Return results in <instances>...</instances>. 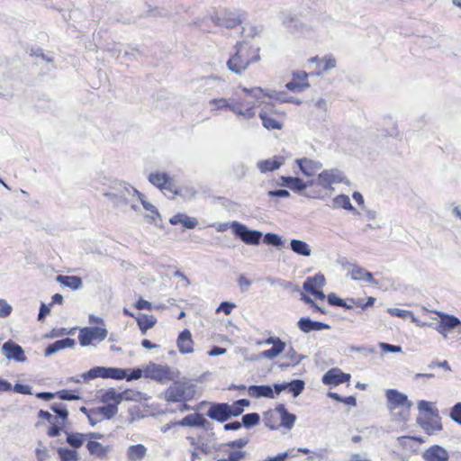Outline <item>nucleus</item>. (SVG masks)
Here are the masks:
<instances>
[{
  "instance_id": "51",
  "label": "nucleus",
  "mask_w": 461,
  "mask_h": 461,
  "mask_svg": "<svg viewBox=\"0 0 461 461\" xmlns=\"http://www.w3.org/2000/svg\"><path fill=\"white\" fill-rule=\"evenodd\" d=\"M450 419L458 425H461V402H456L449 411Z\"/></svg>"
},
{
  "instance_id": "62",
  "label": "nucleus",
  "mask_w": 461,
  "mask_h": 461,
  "mask_svg": "<svg viewBox=\"0 0 461 461\" xmlns=\"http://www.w3.org/2000/svg\"><path fill=\"white\" fill-rule=\"evenodd\" d=\"M14 391L17 393L22 394H32V388L27 384H15L14 386Z\"/></svg>"
},
{
  "instance_id": "1",
  "label": "nucleus",
  "mask_w": 461,
  "mask_h": 461,
  "mask_svg": "<svg viewBox=\"0 0 461 461\" xmlns=\"http://www.w3.org/2000/svg\"><path fill=\"white\" fill-rule=\"evenodd\" d=\"M235 53L228 59L227 68L237 75H242L250 65L259 62L260 48L249 41H240L235 46Z\"/></svg>"
},
{
  "instance_id": "6",
  "label": "nucleus",
  "mask_w": 461,
  "mask_h": 461,
  "mask_svg": "<svg viewBox=\"0 0 461 461\" xmlns=\"http://www.w3.org/2000/svg\"><path fill=\"white\" fill-rule=\"evenodd\" d=\"M346 180V176L343 172L338 168H330L321 171L314 184L321 185L322 188L326 190H333L334 184H341Z\"/></svg>"
},
{
  "instance_id": "40",
  "label": "nucleus",
  "mask_w": 461,
  "mask_h": 461,
  "mask_svg": "<svg viewBox=\"0 0 461 461\" xmlns=\"http://www.w3.org/2000/svg\"><path fill=\"white\" fill-rule=\"evenodd\" d=\"M147 453V448L142 444L132 445L128 448V459L131 461H138L142 459Z\"/></svg>"
},
{
  "instance_id": "12",
  "label": "nucleus",
  "mask_w": 461,
  "mask_h": 461,
  "mask_svg": "<svg viewBox=\"0 0 461 461\" xmlns=\"http://www.w3.org/2000/svg\"><path fill=\"white\" fill-rule=\"evenodd\" d=\"M144 376L160 383H167L172 379L170 368L167 366L149 364L144 369Z\"/></svg>"
},
{
  "instance_id": "44",
  "label": "nucleus",
  "mask_w": 461,
  "mask_h": 461,
  "mask_svg": "<svg viewBox=\"0 0 461 461\" xmlns=\"http://www.w3.org/2000/svg\"><path fill=\"white\" fill-rule=\"evenodd\" d=\"M206 422V420L203 417V415L196 413V414H190L185 416L180 422L182 426H191V427H199L203 426V424Z\"/></svg>"
},
{
  "instance_id": "36",
  "label": "nucleus",
  "mask_w": 461,
  "mask_h": 461,
  "mask_svg": "<svg viewBox=\"0 0 461 461\" xmlns=\"http://www.w3.org/2000/svg\"><path fill=\"white\" fill-rule=\"evenodd\" d=\"M258 116L262 120L263 126L267 130H281L283 128V123L266 111H261Z\"/></svg>"
},
{
  "instance_id": "7",
  "label": "nucleus",
  "mask_w": 461,
  "mask_h": 461,
  "mask_svg": "<svg viewBox=\"0 0 461 461\" xmlns=\"http://www.w3.org/2000/svg\"><path fill=\"white\" fill-rule=\"evenodd\" d=\"M81 376L84 380L95 379L97 377L121 380L126 376V369L117 367L95 366L91 368L86 373H84Z\"/></svg>"
},
{
  "instance_id": "31",
  "label": "nucleus",
  "mask_w": 461,
  "mask_h": 461,
  "mask_svg": "<svg viewBox=\"0 0 461 461\" xmlns=\"http://www.w3.org/2000/svg\"><path fill=\"white\" fill-rule=\"evenodd\" d=\"M310 61L317 64V75L323 74L324 72L336 67V59L332 56H325L322 59L314 57L312 58Z\"/></svg>"
},
{
  "instance_id": "29",
  "label": "nucleus",
  "mask_w": 461,
  "mask_h": 461,
  "mask_svg": "<svg viewBox=\"0 0 461 461\" xmlns=\"http://www.w3.org/2000/svg\"><path fill=\"white\" fill-rule=\"evenodd\" d=\"M149 181L160 190L171 191V182L169 176L165 173H151L149 176Z\"/></svg>"
},
{
  "instance_id": "50",
  "label": "nucleus",
  "mask_w": 461,
  "mask_h": 461,
  "mask_svg": "<svg viewBox=\"0 0 461 461\" xmlns=\"http://www.w3.org/2000/svg\"><path fill=\"white\" fill-rule=\"evenodd\" d=\"M264 242L276 248H280L284 245L281 238L277 234L271 232L265 234Z\"/></svg>"
},
{
  "instance_id": "20",
  "label": "nucleus",
  "mask_w": 461,
  "mask_h": 461,
  "mask_svg": "<svg viewBox=\"0 0 461 461\" xmlns=\"http://www.w3.org/2000/svg\"><path fill=\"white\" fill-rule=\"evenodd\" d=\"M176 345L181 354H191L194 352V341L189 330H184L180 332Z\"/></svg>"
},
{
  "instance_id": "47",
  "label": "nucleus",
  "mask_w": 461,
  "mask_h": 461,
  "mask_svg": "<svg viewBox=\"0 0 461 461\" xmlns=\"http://www.w3.org/2000/svg\"><path fill=\"white\" fill-rule=\"evenodd\" d=\"M335 207L343 208L351 212H356V208L351 204L350 199L346 194H339L333 199Z\"/></svg>"
},
{
  "instance_id": "5",
  "label": "nucleus",
  "mask_w": 461,
  "mask_h": 461,
  "mask_svg": "<svg viewBox=\"0 0 461 461\" xmlns=\"http://www.w3.org/2000/svg\"><path fill=\"white\" fill-rule=\"evenodd\" d=\"M195 393L194 385L187 382H175L165 392L167 402H180L194 398Z\"/></svg>"
},
{
  "instance_id": "26",
  "label": "nucleus",
  "mask_w": 461,
  "mask_h": 461,
  "mask_svg": "<svg viewBox=\"0 0 461 461\" xmlns=\"http://www.w3.org/2000/svg\"><path fill=\"white\" fill-rule=\"evenodd\" d=\"M307 77L308 75L305 72H297L294 74L293 80L288 82L285 86L290 91H303L309 86Z\"/></svg>"
},
{
  "instance_id": "2",
  "label": "nucleus",
  "mask_w": 461,
  "mask_h": 461,
  "mask_svg": "<svg viewBox=\"0 0 461 461\" xmlns=\"http://www.w3.org/2000/svg\"><path fill=\"white\" fill-rule=\"evenodd\" d=\"M208 104L212 113L230 111L245 120H249L256 116L255 104L244 108L245 102L241 98L218 97L211 99Z\"/></svg>"
},
{
  "instance_id": "49",
  "label": "nucleus",
  "mask_w": 461,
  "mask_h": 461,
  "mask_svg": "<svg viewBox=\"0 0 461 461\" xmlns=\"http://www.w3.org/2000/svg\"><path fill=\"white\" fill-rule=\"evenodd\" d=\"M259 419V415L256 412L245 414L242 417V425L248 429L251 428L258 424Z\"/></svg>"
},
{
  "instance_id": "30",
  "label": "nucleus",
  "mask_w": 461,
  "mask_h": 461,
  "mask_svg": "<svg viewBox=\"0 0 461 461\" xmlns=\"http://www.w3.org/2000/svg\"><path fill=\"white\" fill-rule=\"evenodd\" d=\"M281 180L283 181L284 185L287 186L293 191H303L307 186L314 185L313 180L305 183L301 178L293 176H282Z\"/></svg>"
},
{
  "instance_id": "54",
  "label": "nucleus",
  "mask_w": 461,
  "mask_h": 461,
  "mask_svg": "<svg viewBox=\"0 0 461 461\" xmlns=\"http://www.w3.org/2000/svg\"><path fill=\"white\" fill-rule=\"evenodd\" d=\"M387 312L392 315V316H397V317H400V318H402V319H405V318H408V317H412L413 314L410 311H407V310H404V309H399V308H389L387 310Z\"/></svg>"
},
{
  "instance_id": "8",
  "label": "nucleus",
  "mask_w": 461,
  "mask_h": 461,
  "mask_svg": "<svg viewBox=\"0 0 461 461\" xmlns=\"http://www.w3.org/2000/svg\"><path fill=\"white\" fill-rule=\"evenodd\" d=\"M107 334L105 325L104 327H84L79 330L78 340L82 347H87L95 340H104Z\"/></svg>"
},
{
  "instance_id": "28",
  "label": "nucleus",
  "mask_w": 461,
  "mask_h": 461,
  "mask_svg": "<svg viewBox=\"0 0 461 461\" xmlns=\"http://www.w3.org/2000/svg\"><path fill=\"white\" fill-rule=\"evenodd\" d=\"M75 346V340L70 338H66L63 339H59L55 341L54 343L49 345L44 351L45 357H50V355H53L62 349L68 348H73Z\"/></svg>"
},
{
  "instance_id": "55",
  "label": "nucleus",
  "mask_w": 461,
  "mask_h": 461,
  "mask_svg": "<svg viewBox=\"0 0 461 461\" xmlns=\"http://www.w3.org/2000/svg\"><path fill=\"white\" fill-rule=\"evenodd\" d=\"M137 196L140 200L142 206L145 210L149 211V212H154V215L156 217H160V214L157 208L151 203L146 201L142 194L140 193V194H137Z\"/></svg>"
},
{
  "instance_id": "24",
  "label": "nucleus",
  "mask_w": 461,
  "mask_h": 461,
  "mask_svg": "<svg viewBox=\"0 0 461 461\" xmlns=\"http://www.w3.org/2000/svg\"><path fill=\"white\" fill-rule=\"evenodd\" d=\"M417 424L428 434L433 435L442 430L443 427L439 420L424 419L418 417L416 419Z\"/></svg>"
},
{
  "instance_id": "10",
  "label": "nucleus",
  "mask_w": 461,
  "mask_h": 461,
  "mask_svg": "<svg viewBox=\"0 0 461 461\" xmlns=\"http://www.w3.org/2000/svg\"><path fill=\"white\" fill-rule=\"evenodd\" d=\"M233 232L246 244L258 245L263 234L259 230H249L245 224L233 221L230 224Z\"/></svg>"
},
{
  "instance_id": "45",
  "label": "nucleus",
  "mask_w": 461,
  "mask_h": 461,
  "mask_svg": "<svg viewBox=\"0 0 461 461\" xmlns=\"http://www.w3.org/2000/svg\"><path fill=\"white\" fill-rule=\"evenodd\" d=\"M137 322L142 334H145L149 329L155 325L156 318L153 315L141 314L138 317Z\"/></svg>"
},
{
  "instance_id": "33",
  "label": "nucleus",
  "mask_w": 461,
  "mask_h": 461,
  "mask_svg": "<svg viewBox=\"0 0 461 461\" xmlns=\"http://www.w3.org/2000/svg\"><path fill=\"white\" fill-rule=\"evenodd\" d=\"M290 249L294 253L299 256L310 257L312 255L311 246L301 240H292L290 241Z\"/></svg>"
},
{
  "instance_id": "14",
  "label": "nucleus",
  "mask_w": 461,
  "mask_h": 461,
  "mask_svg": "<svg viewBox=\"0 0 461 461\" xmlns=\"http://www.w3.org/2000/svg\"><path fill=\"white\" fill-rule=\"evenodd\" d=\"M438 314L440 317V321L436 330L445 337L456 327L461 325L460 320L454 315H449L444 312H438Z\"/></svg>"
},
{
  "instance_id": "46",
  "label": "nucleus",
  "mask_w": 461,
  "mask_h": 461,
  "mask_svg": "<svg viewBox=\"0 0 461 461\" xmlns=\"http://www.w3.org/2000/svg\"><path fill=\"white\" fill-rule=\"evenodd\" d=\"M285 392L292 393L294 397H297L304 389V382L300 379H295L290 383H285Z\"/></svg>"
},
{
  "instance_id": "13",
  "label": "nucleus",
  "mask_w": 461,
  "mask_h": 461,
  "mask_svg": "<svg viewBox=\"0 0 461 461\" xmlns=\"http://www.w3.org/2000/svg\"><path fill=\"white\" fill-rule=\"evenodd\" d=\"M2 351L7 359H14L17 362H25L27 360L23 348L11 340L3 344Z\"/></svg>"
},
{
  "instance_id": "17",
  "label": "nucleus",
  "mask_w": 461,
  "mask_h": 461,
  "mask_svg": "<svg viewBox=\"0 0 461 461\" xmlns=\"http://www.w3.org/2000/svg\"><path fill=\"white\" fill-rule=\"evenodd\" d=\"M297 326L304 333L330 329V325L321 321H312L308 317L301 318L297 322Z\"/></svg>"
},
{
  "instance_id": "3",
  "label": "nucleus",
  "mask_w": 461,
  "mask_h": 461,
  "mask_svg": "<svg viewBox=\"0 0 461 461\" xmlns=\"http://www.w3.org/2000/svg\"><path fill=\"white\" fill-rule=\"evenodd\" d=\"M387 407L396 420H405L410 415L412 402L406 394L394 389L386 391Z\"/></svg>"
},
{
  "instance_id": "56",
  "label": "nucleus",
  "mask_w": 461,
  "mask_h": 461,
  "mask_svg": "<svg viewBox=\"0 0 461 461\" xmlns=\"http://www.w3.org/2000/svg\"><path fill=\"white\" fill-rule=\"evenodd\" d=\"M36 457L37 461H47L50 458V453L46 447L39 445L36 448Z\"/></svg>"
},
{
  "instance_id": "63",
  "label": "nucleus",
  "mask_w": 461,
  "mask_h": 461,
  "mask_svg": "<svg viewBox=\"0 0 461 461\" xmlns=\"http://www.w3.org/2000/svg\"><path fill=\"white\" fill-rule=\"evenodd\" d=\"M58 395L61 400H65V401H73V400L79 399L78 395L71 393L70 392H68L67 390H62V391L58 392Z\"/></svg>"
},
{
  "instance_id": "32",
  "label": "nucleus",
  "mask_w": 461,
  "mask_h": 461,
  "mask_svg": "<svg viewBox=\"0 0 461 461\" xmlns=\"http://www.w3.org/2000/svg\"><path fill=\"white\" fill-rule=\"evenodd\" d=\"M326 284L325 277L322 274H317L313 277H308L303 283V289L309 293H312L316 289H321Z\"/></svg>"
},
{
  "instance_id": "34",
  "label": "nucleus",
  "mask_w": 461,
  "mask_h": 461,
  "mask_svg": "<svg viewBox=\"0 0 461 461\" xmlns=\"http://www.w3.org/2000/svg\"><path fill=\"white\" fill-rule=\"evenodd\" d=\"M67 436V443L75 449H78L86 441V436L85 433L70 432L67 429L64 430Z\"/></svg>"
},
{
  "instance_id": "52",
  "label": "nucleus",
  "mask_w": 461,
  "mask_h": 461,
  "mask_svg": "<svg viewBox=\"0 0 461 461\" xmlns=\"http://www.w3.org/2000/svg\"><path fill=\"white\" fill-rule=\"evenodd\" d=\"M418 409L420 411L429 412L436 416L438 415V410L433 408L429 402L424 400H421L418 402Z\"/></svg>"
},
{
  "instance_id": "16",
  "label": "nucleus",
  "mask_w": 461,
  "mask_h": 461,
  "mask_svg": "<svg viewBox=\"0 0 461 461\" xmlns=\"http://www.w3.org/2000/svg\"><path fill=\"white\" fill-rule=\"evenodd\" d=\"M296 163L302 173L306 176H314L322 167V164L320 161L307 158H298Z\"/></svg>"
},
{
  "instance_id": "41",
  "label": "nucleus",
  "mask_w": 461,
  "mask_h": 461,
  "mask_svg": "<svg viewBox=\"0 0 461 461\" xmlns=\"http://www.w3.org/2000/svg\"><path fill=\"white\" fill-rule=\"evenodd\" d=\"M285 346V342L279 340L277 343H275L271 348L261 352L260 356L264 358L274 359L284 352Z\"/></svg>"
},
{
  "instance_id": "27",
  "label": "nucleus",
  "mask_w": 461,
  "mask_h": 461,
  "mask_svg": "<svg viewBox=\"0 0 461 461\" xmlns=\"http://www.w3.org/2000/svg\"><path fill=\"white\" fill-rule=\"evenodd\" d=\"M248 393L254 398H270L275 399L274 390L270 385H250L248 388Z\"/></svg>"
},
{
  "instance_id": "57",
  "label": "nucleus",
  "mask_w": 461,
  "mask_h": 461,
  "mask_svg": "<svg viewBox=\"0 0 461 461\" xmlns=\"http://www.w3.org/2000/svg\"><path fill=\"white\" fill-rule=\"evenodd\" d=\"M246 456L245 451H230L227 459H218V461H240Z\"/></svg>"
},
{
  "instance_id": "60",
  "label": "nucleus",
  "mask_w": 461,
  "mask_h": 461,
  "mask_svg": "<svg viewBox=\"0 0 461 461\" xmlns=\"http://www.w3.org/2000/svg\"><path fill=\"white\" fill-rule=\"evenodd\" d=\"M235 307L236 305L232 303L223 302L219 305L216 312H223L226 315H229Z\"/></svg>"
},
{
  "instance_id": "59",
  "label": "nucleus",
  "mask_w": 461,
  "mask_h": 461,
  "mask_svg": "<svg viewBox=\"0 0 461 461\" xmlns=\"http://www.w3.org/2000/svg\"><path fill=\"white\" fill-rule=\"evenodd\" d=\"M379 347L386 353H399L402 351V348L400 346H394L385 342L379 343Z\"/></svg>"
},
{
  "instance_id": "22",
  "label": "nucleus",
  "mask_w": 461,
  "mask_h": 461,
  "mask_svg": "<svg viewBox=\"0 0 461 461\" xmlns=\"http://www.w3.org/2000/svg\"><path fill=\"white\" fill-rule=\"evenodd\" d=\"M348 274L354 281H364L369 284H377L374 279L373 274L359 266H352L348 270Z\"/></svg>"
},
{
  "instance_id": "53",
  "label": "nucleus",
  "mask_w": 461,
  "mask_h": 461,
  "mask_svg": "<svg viewBox=\"0 0 461 461\" xmlns=\"http://www.w3.org/2000/svg\"><path fill=\"white\" fill-rule=\"evenodd\" d=\"M50 409L59 415L62 420H67L68 411L65 405L62 403H54L50 406Z\"/></svg>"
},
{
  "instance_id": "15",
  "label": "nucleus",
  "mask_w": 461,
  "mask_h": 461,
  "mask_svg": "<svg viewBox=\"0 0 461 461\" xmlns=\"http://www.w3.org/2000/svg\"><path fill=\"white\" fill-rule=\"evenodd\" d=\"M228 403H213L207 411V416L219 422H224L230 419Z\"/></svg>"
},
{
  "instance_id": "35",
  "label": "nucleus",
  "mask_w": 461,
  "mask_h": 461,
  "mask_svg": "<svg viewBox=\"0 0 461 461\" xmlns=\"http://www.w3.org/2000/svg\"><path fill=\"white\" fill-rule=\"evenodd\" d=\"M169 222L172 225L181 223L187 229H194L197 226L198 221L195 218L187 216L185 213H177L169 219Z\"/></svg>"
},
{
  "instance_id": "48",
  "label": "nucleus",
  "mask_w": 461,
  "mask_h": 461,
  "mask_svg": "<svg viewBox=\"0 0 461 461\" xmlns=\"http://www.w3.org/2000/svg\"><path fill=\"white\" fill-rule=\"evenodd\" d=\"M201 86L203 87H206V89H212L213 87L217 86L219 84L223 83L224 80H222L219 77H203L200 80Z\"/></svg>"
},
{
  "instance_id": "19",
  "label": "nucleus",
  "mask_w": 461,
  "mask_h": 461,
  "mask_svg": "<svg viewBox=\"0 0 461 461\" xmlns=\"http://www.w3.org/2000/svg\"><path fill=\"white\" fill-rule=\"evenodd\" d=\"M422 456L425 461H447L449 458L448 452L438 445L429 447Z\"/></svg>"
},
{
  "instance_id": "4",
  "label": "nucleus",
  "mask_w": 461,
  "mask_h": 461,
  "mask_svg": "<svg viewBox=\"0 0 461 461\" xmlns=\"http://www.w3.org/2000/svg\"><path fill=\"white\" fill-rule=\"evenodd\" d=\"M140 194V192L130 185L122 182L115 183L113 191L105 195L112 201L113 206L122 211L131 203V198Z\"/></svg>"
},
{
  "instance_id": "38",
  "label": "nucleus",
  "mask_w": 461,
  "mask_h": 461,
  "mask_svg": "<svg viewBox=\"0 0 461 461\" xmlns=\"http://www.w3.org/2000/svg\"><path fill=\"white\" fill-rule=\"evenodd\" d=\"M93 413L103 419L110 420L118 413V407L115 404H107L93 410Z\"/></svg>"
},
{
  "instance_id": "9",
  "label": "nucleus",
  "mask_w": 461,
  "mask_h": 461,
  "mask_svg": "<svg viewBox=\"0 0 461 461\" xmlns=\"http://www.w3.org/2000/svg\"><path fill=\"white\" fill-rule=\"evenodd\" d=\"M239 88L241 90L242 93H244L247 96L251 97L254 99L253 102L247 101L245 99H242V101L245 102L244 108L248 107V105L255 104V108L257 106H259L262 103L261 99L265 96H267L271 99H279L280 96L276 93L275 90H264L261 87H252L248 88L245 86H239Z\"/></svg>"
},
{
  "instance_id": "43",
  "label": "nucleus",
  "mask_w": 461,
  "mask_h": 461,
  "mask_svg": "<svg viewBox=\"0 0 461 461\" xmlns=\"http://www.w3.org/2000/svg\"><path fill=\"white\" fill-rule=\"evenodd\" d=\"M101 402L117 406L122 402V398L119 397V393L114 388H110L101 395Z\"/></svg>"
},
{
  "instance_id": "58",
  "label": "nucleus",
  "mask_w": 461,
  "mask_h": 461,
  "mask_svg": "<svg viewBox=\"0 0 461 461\" xmlns=\"http://www.w3.org/2000/svg\"><path fill=\"white\" fill-rule=\"evenodd\" d=\"M12 306L5 300L0 299V318L7 317L12 312Z\"/></svg>"
},
{
  "instance_id": "25",
  "label": "nucleus",
  "mask_w": 461,
  "mask_h": 461,
  "mask_svg": "<svg viewBox=\"0 0 461 461\" xmlns=\"http://www.w3.org/2000/svg\"><path fill=\"white\" fill-rule=\"evenodd\" d=\"M425 439L421 437L401 436L397 438L398 445L404 450L416 452L418 444H422Z\"/></svg>"
},
{
  "instance_id": "39",
  "label": "nucleus",
  "mask_w": 461,
  "mask_h": 461,
  "mask_svg": "<svg viewBox=\"0 0 461 461\" xmlns=\"http://www.w3.org/2000/svg\"><path fill=\"white\" fill-rule=\"evenodd\" d=\"M86 448L91 455H95L100 458L104 457L110 450L109 447H104L95 440H88Z\"/></svg>"
},
{
  "instance_id": "23",
  "label": "nucleus",
  "mask_w": 461,
  "mask_h": 461,
  "mask_svg": "<svg viewBox=\"0 0 461 461\" xmlns=\"http://www.w3.org/2000/svg\"><path fill=\"white\" fill-rule=\"evenodd\" d=\"M284 163L285 158L283 157H274L272 158L258 161L257 167L261 173L266 174L278 169Z\"/></svg>"
},
{
  "instance_id": "64",
  "label": "nucleus",
  "mask_w": 461,
  "mask_h": 461,
  "mask_svg": "<svg viewBox=\"0 0 461 461\" xmlns=\"http://www.w3.org/2000/svg\"><path fill=\"white\" fill-rule=\"evenodd\" d=\"M238 284H239L241 291L245 292L250 287V285H252V282L249 279H248L246 276L241 275L238 278Z\"/></svg>"
},
{
  "instance_id": "21",
  "label": "nucleus",
  "mask_w": 461,
  "mask_h": 461,
  "mask_svg": "<svg viewBox=\"0 0 461 461\" xmlns=\"http://www.w3.org/2000/svg\"><path fill=\"white\" fill-rule=\"evenodd\" d=\"M274 412L279 414L281 422L279 425L285 429L290 430L296 420V416L293 413L288 412L287 409L283 403H279L274 410Z\"/></svg>"
},
{
  "instance_id": "37",
  "label": "nucleus",
  "mask_w": 461,
  "mask_h": 461,
  "mask_svg": "<svg viewBox=\"0 0 461 461\" xmlns=\"http://www.w3.org/2000/svg\"><path fill=\"white\" fill-rule=\"evenodd\" d=\"M56 280L64 286L73 290H78L82 287L83 283L80 277L76 276H58Z\"/></svg>"
},
{
  "instance_id": "61",
  "label": "nucleus",
  "mask_w": 461,
  "mask_h": 461,
  "mask_svg": "<svg viewBox=\"0 0 461 461\" xmlns=\"http://www.w3.org/2000/svg\"><path fill=\"white\" fill-rule=\"evenodd\" d=\"M298 453L299 452H297V449L292 448V449H289L288 451L278 454L277 456H275V458H280L279 461H285L288 457H292V458L297 457Z\"/></svg>"
},
{
  "instance_id": "42",
  "label": "nucleus",
  "mask_w": 461,
  "mask_h": 461,
  "mask_svg": "<svg viewBox=\"0 0 461 461\" xmlns=\"http://www.w3.org/2000/svg\"><path fill=\"white\" fill-rule=\"evenodd\" d=\"M57 452L60 461H78L80 459L79 454L75 448L59 447Z\"/></svg>"
},
{
  "instance_id": "18",
  "label": "nucleus",
  "mask_w": 461,
  "mask_h": 461,
  "mask_svg": "<svg viewBox=\"0 0 461 461\" xmlns=\"http://www.w3.org/2000/svg\"><path fill=\"white\" fill-rule=\"evenodd\" d=\"M350 375L341 372L338 368L329 370L322 377L324 384L339 385L344 382L348 381Z\"/></svg>"
},
{
  "instance_id": "11",
  "label": "nucleus",
  "mask_w": 461,
  "mask_h": 461,
  "mask_svg": "<svg viewBox=\"0 0 461 461\" xmlns=\"http://www.w3.org/2000/svg\"><path fill=\"white\" fill-rule=\"evenodd\" d=\"M245 17L246 14L244 12L239 11L238 13H232L224 11L221 16L215 14L212 15L211 19L216 25L224 26L226 28H235L245 20Z\"/></svg>"
}]
</instances>
